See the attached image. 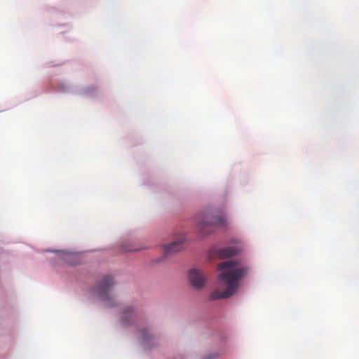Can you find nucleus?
<instances>
[{
    "label": "nucleus",
    "mask_w": 359,
    "mask_h": 359,
    "mask_svg": "<svg viewBox=\"0 0 359 359\" xmlns=\"http://www.w3.org/2000/svg\"><path fill=\"white\" fill-rule=\"evenodd\" d=\"M218 270L221 271L218 280L226 286V289L223 292L215 290L210 294V300L226 299L231 297L238 287L239 281L247 273L245 268L239 267L238 262L233 260L222 262L218 265Z\"/></svg>",
    "instance_id": "1"
},
{
    "label": "nucleus",
    "mask_w": 359,
    "mask_h": 359,
    "mask_svg": "<svg viewBox=\"0 0 359 359\" xmlns=\"http://www.w3.org/2000/svg\"><path fill=\"white\" fill-rule=\"evenodd\" d=\"M115 285L114 278L110 275L102 276L95 283L94 292L104 302L107 307L114 306V298L111 294V289Z\"/></svg>",
    "instance_id": "2"
},
{
    "label": "nucleus",
    "mask_w": 359,
    "mask_h": 359,
    "mask_svg": "<svg viewBox=\"0 0 359 359\" xmlns=\"http://www.w3.org/2000/svg\"><path fill=\"white\" fill-rule=\"evenodd\" d=\"M188 278L190 285L196 290H201L207 280L203 272L196 269H192L189 271Z\"/></svg>",
    "instance_id": "3"
},
{
    "label": "nucleus",
    "mask_w": 359,
    "mask_h": 359,
    "mask_svg": "<svg viewBox=\"0 0 359 359\" xmlns=\"http://www.w3.org/2000/svg\"><path fill=\"white\" fill-rule=\"evenodd\" d=\"M199 228L205 233L211 232L208 229L209 226H223L224 224V219L219 215H208L204 221L201 222Z\"/></svg>",
    "instance_id": "4"
},
{
    "label": "nucleus",
    "mask_w": 359,
    "mask_h": 359,
    "mask_svg": "<svg viewBox=\"0 0 359 359\" xmlns=\"http://www.w3.org/2000/svg\"><path fill=\"white\" fill-rule=\"evenodd\" d=\"M136 317V312L134 309L131 306L124 308L122 311L121 321L122 323L127 326L133 323L134 319Z\"/></svg>",
    "instance_id": "5"
},
{
    "label": "nucleus",
    "mask_w": 359,
    "mask_h": 359,
    "mask_svg": "<svg viewBox=\"0 0 359 359\" xmlns=\"http://www.w3.org/2000/svg\"><path fill=\"white\" fill-rule=\"evenodd\" d=\"M183 248V244L182 241H177L169 244H167L164 247V255L165 257H168L172 253L177 252L180 251Z\"/></svg>",
    "instance_id": "6"
},
{
    "label": "nucleus",
    "mask_w": 359,
    "mask_h": 359,
    "mask_svg": "<svg viewBox=\"0 0 359 359\" xmlns=\"http://www.w3.org/2000/svg\"><path fill=\"white\" fill-rule=\"evenodd\" d=\"M238 252L239 249L237 247L230 246L219 250L217 255L221 258H227L238 254Z\"/></svg>",
    "instance_id": "7"
},
{
    "label": "nucleus",
    "mask_w": 359,
    "mask_h": 359,
    "mask_svg": "<svg viewBox=\"0 0 359 359\" xmlns=\"http://www.w3.org/2000/svg\"><path fill=\"white\" fill-rule=\"evenodd\" d=\"M139 338L142 341V344L147 348H150L151 346L149 341L154 340V337L150 334L147 330L143 329L139 332Z\"/></svg>",
    "instance_id": "8"
}]
</instances>
